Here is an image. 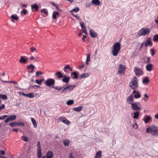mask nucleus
I'll return each instance as SVG.
<instances>
[{"label":"nucleus","mask_w":158,"mask_h":158,"mask_svg":"<svg viewBox=\"0 0 158 158\" xmlns=\"http://www.w3.org/2000/svg\"><path fill=\"white\" fill-rule=\"evenodd\" d=\"M113 49L112 51V54L114 56L118 55L120 49L121 45L119 42H117L115 43L113 46Z\"/></svg>","instance_id":"f257e3e1"},{"label":"nucleus","mask_w":158,"mask_h":158,"mask_svg":"<svg viewBox=\"0 0 158 158\" xmlns=\"http://www.w3.org/2000/svg\"><path fill=\"white\" fill-rule=\"evenodd\" d=\"M146 133H150L155 136H158V127L153 126L150 128H147Z\"/></svg>","instance_id":"f03ea898"},{"label":"nucleus","mask_w":158,"mask_h":158,"mask_svg":"<svg viewBox=\"0 0 158 158\" xmlns=\"http://www.w3.org/2000/svg\"><path fill=\"white\" fill-rule=\"evenodd\" d=\"M138 79L135 77H134L129 83V86L131 89H135L138 87Z\"/></svg>","instance_id":"7ed1b4c3"},{"label":"nucleus","mask_w":158,"mask_h":158,"mask_svg":"<svg viewBox=\"0 0 158 158\" xmlns=\"http://www.w3.org/2000/svg\"><path fill=\"white\" fill-rule=\"evenodd\" d=\"M76 85H64L63 89L61 91L62 93H65L72 90L76 86Z\"/></svg>","instance_id":"20e7f679"},{"label":"nucleus","mask_w":158,"mask_h":158,"mask_svg":"<svg viewBox=\"0 0 158 158\" xmlns=\"http://www.w3.org/2000/svg\"><path fill=\"white\" fill-rule=\"evenodd\" d=\"M150 30L147 28H142L138 32V35L139 36L145 35L149 34L150 32Z\"/></svg>","instance_id":"39448f33"},{"label":"nucleus","mask_w":158,"mask_h":158,"mask_svg":"<svg viewBox=\"0 0 158 158\" xmlns=\"http://www.w3.org/2000/svg\"><path fill=\"white\" fill-rule=\"evenodd\" d=\"M55 83V80L52 78H49L47 79L44 82L45 85L49 87L53 85Z\"/></svg>","instance_id":"423d86ee"},{"label":"nucleus","mask_w":158,"mask_h":158,"mask_svg":"<svg viewBox=\"0 0 158 158\" xmlns=\"http://www.w3.org/2000/svg\"><path fill=\"white\" fill-rule=\"evenodd\" d=\"M126 67L122 64H120L119 65V68L118 70V74H122L125 72Z\"/></svg>","instance_id":"0eeeda50"},{"label":"nucleus","mask_w":158,"mask_h":158,"mask_svg":"<svg viewBox=\"0 0 158 158\" xmlns=\"http://www.w3.org/2000/svg\"><path fill=\"white\" fill-rule=\"evenodd\" d=\"M139 103V102H136L131 104V107L132 109L137 111L139 110L140 109V107L138 106V104Z\"/></svg>","instance_id":"6e6552de"},{"label":"nucleus","mask_w":158,"mask_h":158,"mask_svg":"<svg viewBox=\"0 0 158 158\" xmlns=\"http://www.w3.org/2000/svg\"><path fill=\"white\" fill-rule=\"evenodd\" d=\"M134 71L137 76H141L143 74V72L142 70L139 68L136 67H135Z\"/></svg>","instance_id":"1a4fd4ad"},{"label":"nucleus","mask_w":158,"mask_h":158,"mask_svg":"<svg viewBox=\"0 0 158 158\" xmlns=\"http://www.w3.org/2000/svg\"><path fill=\"white\" fill-rule=\"evenodd\" d=\"M89 33L90 35L92 38H95L98 36V34L97 32L94 30H90Z\"/></svg>","instance_id":"9d476101"},{"label":"nucleus","mask_w":158,"mask_h":158,"mask_svg":"<svg viewBox=\"0 0 158 158\" xmlns=\"http://www.w3.org/2000/svg\"><path fill=\"white\" fill-rule=\"evenodd\" d=\"M127 102L130 104H131L133 102H134L133 96L132 95H130L126 99Z\"/></svg>","instance_id":"9b49d317"},{"label":"nucleus","mask_w":158,"mask_h":158,"mask_svg":"<svg viewBox=\"0 0 158 158\" xmlns=\"http://www.w3.org/2000/svg\"><path fill=\"white\" fill-rule=\"evenodd\" d=\"M79 73L77 71H74L71 73V75L72 76V78L73 79H76L78 77V74Z\"/></svg>","instance_id":"f8f14e48"},{"label":"nucleus","mask_w":158,"mask_h":158,"mask_svg":"<svg viewBox=\"0 0 158 158\" xmlns=\"http://www.w3.org/2000/svg\"><path fill=\"white\" fill-rule=\"evenodd\" d=\"M59 120L61 122H63L66 125H69L70 123V122L66 118L60 117Z\"/></svg>","instance_id":"ddd939ff"},{"label":"nucleus","mask_w":158,"mask_h":158,"mask_svg":"<svg viewBox=\"0 0 158 158\" xmlns=\"http://www.w3.org/2000/svg\"><path fill=\"white\" fill-rule=\"evenodd\" d=\"M70 77H67L66 75H64L63 78L62 80V81L68 84L70 80Z\"/></svg>","instance_id":"4468645a"},{"label":"nucleus","mask_w":158,"mask_h":158,"mask_svg":"<svg viewBox=\"0 0 158 158\" xmlns=\"http://www.w3.org/2000/svg\"><path fill=\"white\" fill-rule=\"evenodd\" d=\"M26 58H27L26 56H21L20 57L19 62L21 64H25L27 61V59Z\"/></svg>","instance_id":"2eb2a0df"},{"label":"nucleus","mask_w":158,"mask_h":158,"mask_svg":"<svg viewBox=\"0 0 158 158\" xmlns=\"http://www.w3.org/2000/svg\"><path fill=\"white\" fill-rule=\"evenodd\" d=\"M133 93L135 94L134 96V97L135 98H139L141 97V95L138 92L135 90H134Z\"/></svg>","instance_id":"dca6fc26"},{"label":"nucleus","mask_w":158,"mask_h":158,"mask_svg":"<svg viewBox=\"0 0 158 158\" xmlns=\"http://www.w3.org/2000/svg\"><path fill=\"white\" fill-rule=\"evenodd\" d=\"M53 152L51 151H49L47 152L46 153V158H52L53 157Z\"/></svg>","instance_id":"f3484780"},{"label":"nucleus","mask_w":158,"mask_h":158,"mask_svg":"<svg viewBox=\"0 0 158 158\" xmlns=\"http://www.w3.org/2000/svg\"><path fill=\"white\" fill-rule=\"evenodd\" d=\"M35 66L33 64H31L30 65H27V69H31V70L30 73H33L34 72V69L35 68Z\"/></svg>","instance_id":"a211bd4d"},{"label":"nucleus","mask_w":158,"mask_h":158,"mask_svg":"<svg viewBox=\"0 0 158 158\" xmlns=\"http://www.w3.org/2000/svg\"><path fill=\"white\" fill-rule=\"evenodd\" d=\"M152 64H148L146 66V70L148 71H151L152 70Z\"/></svg>","instance_id":"6ab92c4d"},{"label":"nucleus","mask_w":158,"mask_h":158,"mask_svg":"<svg viewBox=\"0 0 158 158\" xmlns=\"http://www.w3.org/2000/svg\"><path fill=\"white\" fill-rule=\"evenodd\" d=\"M152 119V118L151 116L149 115L146 116L145 117V118L144 119V121L145 123H148V122L151 120Z\"/></svg>","instance_id":"aec40b11"},{"label":"nucleus","mask_w":158,"mask_h":158,"mask_svg":"<svg viewBox=\"0 0 158 158\" xmlns=\"http://www.w3.org/2000/svg\"><path fill=\"white\" fill-rule=\"evenodd\" d=\"M63 144L65 146H68L69 145L70 143V141L68 139H65L63 141Z\"/></svg>","instance_id":"412c9836"},{"label":"nucleus","mask_w":158,"mask_h":158,"mask_svg":"<svg viewBox=\"0 0 158 158\" xmlns=\"http://www.w3.org/2000/svg\"><path fill=\"white\" fill-rule=\"evenodd\" d=\"M151 38H148L146 40L145 43L149 46L151 47L152 45V44L151 40Z\"/></svg>","instance_id":"4be33fe9"},{"label":"nucleus","mask_w":158,"mask_h":158,"mask_svg":"<svg viewBox=\"0 0 158 158\" xmlns=\"http://www.w3.org/2000/svg\"><path fill=\"white\" fill-rule=\"evenodd\" d=\"M102 156V152L99 151L96 153L94 158H101Z\"/></svg>","instance_id":"5701e85b"},{"label":"nucleus","mask_w":158,"mask_h":158,"mask_svg":"<svg viewBox=\"0 0 158 158\" xmlns=\"http://www.w3.org/2000/svg\"><path fill=\"white\" fill-rule=\"evenodd\" d=\"M56 75L57 76V78L59 79L63 77L64 76V75H62L60 71L57 72L56 73Z\"/></svg>","instance_id":"b1692460"},{"label":"nucleus","mask_w":158,"mask_h":158,"mask_svg":"<svg viewBox=\"0 0 158 158\" xmlns=\"http://www.w3.org/2000/svg\"><path fill=\"white\" fill-rule=\"evenodd\" d=\"M31 6L32 10L35 9V11H38L39 9V7L38 5L36 4L31 5Z\"/></svg>","instance_id":"393cba45"},{"label":"nucleus","mask_w":158,"mask_h":158,"mask_svg":"<svg viewBox=\"0 0 158 158\" xmlns=\"http://www.w3.org/2000/svg\"><path fill=\"white\" fill-rule=\"evenodd\" d=\"M90 54L89 53L87 56V58L85 62V64L87 65H88V62L90 60Z\"/></svg>","instance_id":"a878e982"},{"label":"nucleus","mask_w":158,"mask_h":158,"mask_svg":"<svg viewBox=\"0 0 158 158\" xmlns=\"http://www.w3.org/2000/svg\"><path fill=\"white\" fill-rule=\"evenodd\" d=\"M10 17L12 19V21H13L15 20H17L19 19L18 17L17 16L16 14L12 15Z\"/></svg>","instance_id":"bb28decb"},{"label":"nucleus","mask_w":158,"mask_h":158,"mask_svg":"<svg viewBox=\"0 0 158 158\" xmlns=\"http://www.w3.org/2000/svg\"><path fill=\"white\" fill-rule=\"evenodd\" d=\"M52 88L56 90L60 91L61 90L63 89L64 88V85L62 87L57 86H53L52 87Z\"/></svg>","instance_id":"cd10ccee"},{"label":"nucleus","mask_w":158,"mask_h":158,"mask_svg":"<svg viewBox=\"0 0 158 158\" xmlns=\"http://www.w3.org/2000/svg\"><path fill=\"white\" fill-rule=\"evenodd\" d=\"M31 87L35 89H37L38 88H40V86L39 85H33L30 84V86L28 89H30Z\"/></svg>","instance_id":"c85d7f7f"},{"label":"nucleus","mask_w":158,"mask_h":158,"mask_svg":"<svg viewBox=\"0 0 158 158\" xmlns=\"http://www.w3.org/2000/svg\"><path fill=\"white\" fill-rule=\"evenodd\" d=\"M92 2L96 5H99L100 4V2L99 0H92Z\"/></svg>","instance_id":"c756f323"},{"label":"nucleus","mask_w":158,"mask_h":158,"mask_svg":"<svg viewBox=\"0 0 158 158\" xmlns=\"http://www.w3.org/2000/svg\"><path fill=\"white\" fill-rule=\"evenodd\" d=\"M89 76V74L88 73L82 74L80 76V79L81 80V79L87 77Z\"/></svg>","instance_id":"7c9ffc66"},{"label":"nucleus","mask_w":158,"mask_h":158,"mask_svg":"<svg viewBox=\"0 0 158 158\" xmlns=\"http://www.w3.org/2000/svg\"><path fill=\"white\" fill-rule=\"evenodd\" d=\"M82 108V106H80L78 107L73 108V109L74 110L76 111L79 112L81 110Z\"/></svg>","instance_id":"2f4dec72"},{"label":"nucleus","mask_w":158,"mask_h":158,"mask_svg":"<svg viewBox=\"0 0 158 158\" xmlns=\"http://www.w3.org/2000/svg\"><path fill=\"white\" fill-rule=\"evenodd\" d=\"M0 98L4 100H6L8 98L6 95L5 94H0Z\"/></svg>","instance_id":"473e14b6"},{"label":"nucleus","mask_w":158,"mask_h":158,"mask_svg":"<svg viewBox=\"0 0 158 158\" xmlns=\"http://www.w3.org/2000/svg\"><path fill=\"white\" fill-rule=\"evenodd\" d=\"M59 13L57 11H54L53 14H52V17L53 19H56V16L57 15H59Z\"/></svg>","instance_id":"72a5a7b5"},{"label":"nucleus","mask_w":158,"mask_h":158,"mask_svg":"<svg viewBox=\"0 0 158 158\" xmlns=\"http://www.w3.org/2000/svg\"><path fill=\"white\" fill-rule=\"evenodd\" d=\"M134 115L133 116V118L135 119H137L139 115V113L138 111H136L134 113Z\"/></svg>","instance_id":"f704fd0d"},{"label":"nucleus","mask_w":158,"mask_h":158,"mask_svg":"<svg viewBox=\"0 0 158 158\" xmlns=\"http://www.w3.org/2000/svg\"><path fill=\"white\" fill-rule=\"evenodd\" d=\"M31 120L34 127L35 128L36 127H37V123L35 119L33 118H31Z\"/></svg>","instance_id":"c9c22d12"},{"label":"nucleus","mask_w":158,"mask_h":158,"mask_svg":"<svg viewBox=\"0 0 158 158\" xmlns=\"http://www.w3.org/2000/svg\"><path fill=\"white\" fill-rule=\"evenodd\" d=\"M143 83L144 84L147 83L149 82L148 77H146L143 81Z\"/></svg>","instance_id":"e433bc0d"},{"label":"nucleus","mask_w":158,"mask_h":158,"mask_svg":"<svg viewBox=\"0 0 158 158\" xmlns=\"http://www.w3.org/2000/svg\"><path fill=\"white\" fill-rule=\"evenodd\" d=\"M41 13H44L45 15V16H47L48 15V13L47 9H43L41 10Z\"/></svg>","instance_id":"4c0bfd02"},{"label":"nucleus","mask_w":158,"mask_h":158,"mask_svg":"<svg viewBox=\"0 0 158 158\" xmlns=\"http://www.w3.org/2000/svg\"><path fill=\"white\" fill-rule=\"evenodd\" d=\"M79 8L78 7H76L74 8L72 10H71L70 11V12L72 13V12H77L79 11Z\"/></svg>","instance_id":"58836bf2"},{"label":"nucleus","mask_w":158,"mask_h":158,"mask_svg":"<svg viewBox=\"0 0 158 158\" xmlns=\"http://www.w3.org/2000/svg\"><path fill=\"white\" fill-rule=\"evenodd\" d=\"M26 96L29 98H33L34 97V94L33 93H31L29 94H27Z\"/></svg>","instance_id":"ea45409f"},{"label":"nucleus","mask_w":158,"mask_h":158,"mask_svg":"<svg viewBox=\"0 0 158 158\" xmlns=\"http://www.w3.org/2000/svg\"><path fill=\"white\" fill-rule=\"evenodd\" d=\"M74 101L73 100H70L66 102V104L68 105H71L73 104Z\"/></svg>","instance_id":"a19ab883"},{"label":"nucleus","mask_w":158,"mask_h":158,"mask_svg":"<svg viewBox=\"0 0 158 158\" xmlns=\"http://www.w3.org/2000/svg\"><path fill=\"white\" fill-rule=\"evenodd\" d=\"M9 117L10 121H13L15 120L16 119V116L15 115H12L10 116Z\"/></svg>","instance_id":"79ce46f5"},{"label":"nucleus","mask_w":158,"mask_h":158,"mask_svg":"<svg viewBox=\"0 0 158 158\" xmlns=\"http://www.w3.org/2000/svg\"><path fill=\"white\" fill-rule=\"evenodd\" d=\"M154 41L158 42V34L155 35L153 38Z\"/></svg>","instance_id":"37998d69"},{"label":"nucleus","mask_w":158,"mask_h":158,"mask_svg":"<svg viewBox=\"0 0 158 158\" xmlns=\"http://www.w3.org/2000/svg\"><path fill=\"white\" fill-rule=\"evenodd\" d=\"M16 123L17 122H12L10 123L9 125L11 127H14L17 126Z\"/></svg>","instance_id":"c03bdc74"},{"label":"nucleus","mask_w":158,"mask_h":158,"mask_svg":"<svg viewBox=\"0 0 158 158\" xmlns=\"http://www.w3.org/2000/svg\"><path fill=\"white\" fill-rule=\"evenodd\" d=\"M17 126L23 127L24 126V123L23 122H17Z\"/></svg>","instance_id":"a18cd8bd"},{"label":"nucleus","mask_w":158,"mask_h":158,"mask_svg":"<svg viewBox=\"0 0 158 158\" xmlns=\"http://www.w3.org/2000/svg\"><path fill=\"white\" fill-rule=\"evenodd\" d=\"M38 152H37V156H42V152L41 149H37Z\"/></svg>","instance_id":"49530a36"},{"label":"nucleus","mask_w":158,"mask_h":158,"mask_svg":"<svg viewBox=\"0 0 158 158\" xmlns=\"http://www.w3.org/2000/svg\"><path fill=\"white\" fill-rule=\"evenodd\" d=\"M80 24L81 25V26L82 28V30H83L85 28H86L85 26L84 23L83 22H80Z\"/></svg>","instance_id":"de8ad7c7"},{"label":"nucleus","mask_w":158,"mask_h":158,"mask_svg":"<svg viewBox=\"0 0 158 158\" xmlns=\"http://www.w3.org/2000/svg\"><path fill=\"white\" fill-rule=\"evenodd\" d=\"M22 138H23V140L25 142H27L28 140V138L25 136H23Z\"/></svg>","instance_id":"09e8293b"},{"label":"nucleus","mask_w":158,"mask_h":158,"mask_svg":"<svg viewBox=\"0 0 158 158\" xmlns=\"http://www.w3.org/2000/svg\"><path fill=\"white\" fill-rule=\"evenodd\" d=\"M27 10L26 9H23V10L20 13L21 14H24V15H26L27 14Z\"/></svg>","instance_id":"8fccbe9b"},{"label":"nucleus","mask_w":158,"mask_h":158,"mask_svg":"<svg viewBox=\"0 0 158 158\" xmlns=\"http://www.w3.org/2000/svg\"><path fill=\"white\" fill-rule=\"evenodd\" d=\"M151 54L152 56H153L155 54V51L153 49H152L150 50Z\"/></svg>","instance_id":"3c124183"},{"label":"nucleus","mask_w":158,"mask_h":158,"mask_svg":"<svg viewBox=\"0 0 158 158\" xmlns=\"http://www.w3.org/2000/svg\"><path fill=\"white\" fill-rule=\"evenodd\" d=\"M43 74V73L40 71H36V75L37 76H38L39 75H41Z\"/></svg>","instance_id":"603ef678"},{"label":"nucleus","mask_w":158,"mask_h":158,"mask_svg":"<svg viewBox=\"0 0 158 158\" xmlns=\"http://www.w3.org/2000/svg\"><path fill=\"white\" fill-rule=\"evenodd\" d=\"M3 81L5 82L13 83H15V84H17V82L14 81Z\"/></svg>","instance_id":"864d4df0"},{"label":"nucleus","mask_w":158,"mask_h":158,"mask_svg":"<svg viewBox=\"0 0 158 158\" xmlns=\"http://www.w3.org/2000/svg\"><path fill=\"white\" fill-rule=\"evenodd\" d=\"M8 116V115H4L2 116H0V120H3Z\"/></svg>","instance_id":"5fc2aeb1"},{"label":"nucleus","mask_w":158,"mask_h":158,"mask_svg":"<svg viewBox=\"0 0 158 158\" xmlns=\"http://www.w3.org/2000/svg\"><path fill=\"white\" fill-rule=\"evenodd\" d=\"M30 50L32 52H33L34 51L36 50V48H35L31 47L30 48Z\"/></svg>","instance_id":"6e6d98bb"},{"label":"nucleus","mask_w":158,"mask_h":158,"mask_svg":"<svg viewBox=\"0 0 158 158\" xmlns=\"http://www.w3.org/2000/svg\"><path fill=\"white\" fill-rule=\"evenodd\" d=\"M150 60H151L150 57H148L147 59V60L146 61V63H150L151 62Z\"/></svg>","instance_id":"4d7b16f0"},{"label":"nucleus","mask_w":158,"mask_h":158,"mask_svg":"<svg viewBox=\"0 0 158 158\" xmlns=\"http://www.w3.org/2000/svg\"><path fill=\"white\" fill-rule=\"evenodd\" d=\"M37 146L38 147V149H41V147L40 146V141H38L37 142Z\"/></svg>","instance_id":"13d9d810"},{"label":"nucleus","mask_w":158,"mask_h":158,"mask_svg":"<svg viewBox=\"0 0 158 158\" xmlns=\"http://www.w3.org/2000/svg\"><path fill=\"white\" fill-rule=\"evenodd\" d=\"M72 15L74 17H75L77 19H79L80 18V17L77 15H75L74 14L72 13Z\"/></svg>","instance_id":"bf43d9fd"},{"label":"nucleus","mask_w":158,"mask_h":158,"mask_svg":"<svg viewBox=\"0 0 158 158\" xmlns=\"http://www.w3.org/2000/svg\"><path fill=\"white\" fill-rule=\"evenodd\" d=\"M5 108V105L4 104H3L1 106H0V110L4 109Z\"/></svg>","instance_id":"052dcab7"},{"label":"nucleus","mask_w":158,"mask_h":158,"mask_svg":"<svg viewBox=\"0 0 158 158\" xmlns=\"http://www.w3.org/2000/svg\"><path fill=\"white\" fill-rule=\"evenodd\" d=\"M10 121V119L9 117H8L4 121V122L5 123H6L9 122V121Z\"/></svg>","instance_id":"680f3d73"},{"label":"nucleus","mask_w":158,"mask_h":158,"mask_svg":"<svg viewBox=\"0 0 158 158\" xmlns=\"http://www.w3.org/2000/svg\"><path fill=\"white\" fill-rule=\"evenodd\" d=\"M35 82L38 84H39L40 85L41 84L40 82V80H39V79H36V80H35Z\"/></svg>","instance_id":"e2e57ef3"},{"label":"nucleus","mask_w":158,"mask_h":158,"mask_svg":"<svg viewBox=\"0 0 158 158\" xmlns=\"http://www.w3.org/2000/svg\"><path fill=\"white\" fill-rule=\"evenodd\" d=\"M69 158H75L73 155V154L72 153H70L69 156Z\"/></svg>","instance_id":"0e129e2a"},{"label":"nucleus","mask_w":158,"mask_h":158,"mask_svg":"<svg viewBox=\"0 0 158 158\" xmlns=\"http://www.w3.org/2000/svg\"><path fill=\"white\" fill-rule=\"evenodd\" d=\"M5 152L3 150H1L0 151V154L2 155H3L5 154Z\"/></svg>","instance_id":"69168bd1"},{"label":"nucleus","mask_w":158,"mask_h":158,"mask_svg":"<svg viewBox=\"0 0 158 158\" xmlns=\"http://www.w3.org/2000/svg\"><path fill=\"white\" fill-rule=\"evenodd\" d=\"M66 69H69L70 67V65L69 64H67L66 66H65V67H64Z\"/></svg>","instance_id":"338daca9"},{"label":"nucleus","mask_w":158,"mask_h":158,"mask_svg":"<svg viewBox=\"0 0 158 158\" xmlns=\"http://www.w3.org/2000/svg\"><path fill=\"white\" fill-rule=\"evenodd\" d=\"M56 9L59 11H62V10L60 9L59 7V6H58V5H57V6H56Z\"/></svg>","instance_id":"774afa93"}]
</instances>
